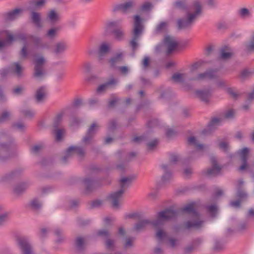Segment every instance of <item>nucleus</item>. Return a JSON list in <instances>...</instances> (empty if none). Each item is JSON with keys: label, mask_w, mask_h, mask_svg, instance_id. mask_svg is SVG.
I'll use <instances>...</instances> for the list:
<instances>
[{"label": "nucleus", "mask_w": 254, "mask_h": 254, "mask_svg": "<svg viewBox=\"0 0 254 254\" xmlns=\"http://www.w3.org/2000/svg\"><path fill=\"white\" fill-rule=\"evenodd\" d=\"M192 12L187 11L186 15L179 18L177 21L178 30L188 29L191 28L195 20L199 17L202 11V7L199 0H193L191 5Z\"/></svg>", "instance_id": "obj_1"}, {"label": "nucleus", "mask_w": 254, "mask_h": 254, "mask_svg": "<svg viewBox=\"0 0 254 254\" xmlns=\"http://www.w3.org/2000/svg\"><path fill=\"white\" fill-rule=\"evenodd\" d=\"M17 145L13 138L7 132H0V162L9 160L13 155Z\"/></svg>", "instance_id": "obj_2"}, {"label": "nucleus", "mask_w": 254, "mask_h": 254, "mask_svg": "<svg viewBox=\"0 0 254 254\" xmlns=\"http://www.w3.org/2000/svg\"><path fill=\"white\" fill-rule=\"evenodd\" d=\"M6 34V40L0 41V49L3 48L6 44L16 40H19L22 42H27V40L31 41L36 48L46 49L48 48V45L46 43H43L40 37L32 34L19 33L13 35L9 34L7 31L2 32L1 34Z\"/></svg>", "instance_id": "obj_3"}, {"label": "nucleus", "mask_w": 254, "mask_h": 254, "mask_svg": "<svg viewBox=\"0 0 254 254\" xmlns=\"http://www.w3.org/2000/svg\"><path fill=\"white\" fill-rule=\"evenodd\" d=\"M144 29V26L143 24L142 18L138 15H135L133 16V27L132 31V38L129 42V45L132 48L133 55L138 46L137 40L141 36Z\"/></svg>", "instance_id": "obj_4"}, {"label": "nucleus", "mask_w": 254, "mask_h": 254, "mask_svg": "<svg viewBox=\"0 0 254 254\" xmlns=\"http://www.w3.org/2000/svg\"><path fill=\"white\" fill-rule=\"evenodd\" d=\"M178 214L172 208H167L157 213L156 219L152 221V226L155 228H161L166 222L175 218Z\"/></svg>", "instance_id": "obj_5"}, {"label": "nucleus", "mask_w": 254, "mask_h": 254, "mask_svg": "<svg viewBox=\"0 0 254 254\" xmlns=\"http://www.w3.org/2000/svg\"><path fill=\"white\" fill-rule=\"evenodd\" d=\"M24 169L20 167L0 176V183L11 182L20 178L23 175Z\"/></svg>", "instance_id": "obj_6"}, {"label": "nucleus", "mask_w": 254, "mask_h": 254, "mask_svg": "<svg viewBox=\"0 0 254 254\" xmlns=\"http://www.w3.org/2000/svg\"><path fill=\"white\" fill-rule=\"evenodd\" d=\"M16 243L22 254H34L32 246L26 237H18L16 239Z\"/></svg>", "instance_id": "obj_7"}, {"label": "nucleus", "mask_w": 254, "mask_h": 254, "mask_svg": "<svg viewBox=\"0 0 254 254\" xmlns=\"http://www.w3.org/2000/svg\"><path fill=\"white\" fill-rule=\"evenodd\" d=\"M218 69H209L202 73H199L195 77L190 78V81H201L206 79H213L218 77L217 74Z\"/></svg>", "instance_id": "obj_8"}, {"label": "nucleus", "mask_w": 254, "mask_h": 254, "mask_svg": "<svg viewBox=\"0 0 254 254\" xmlns=\"http://www.w3.org/2000/svg\"><path fill=\"white\" fill-rule=\"evenodd\" d=\"M45 62L44 57H40L34 61L35 67L33 76L38 79L42 78L45 75L46 72L44 69L43 65Z\"/></svg>", "instance_id": "obj_9"}, {"label": "nucleus", "mask_w": 254, "mask_h": 254, "mask_svg": "<svg viewBox=\"0 0 254 254\" xmlns=\"http://www.w3.org/2000/svg\"><path fill=\"white\" fill-rule=\"evenodd\" d=\"M210 160L212 164V168L208 169L205 172V175L208 177H214L220 174L221 167L217 164V159L215 156H211Z\"/></svg>", "instance_id": "obj_10"}, {"label": "nucleus", "mask_w": 254, "mask_h": 254, "mask_svg": "<svg viewBox=\"0 0 254 254\" xmlns=\"http://www.w3.org/2000/svg\"><path fill=\"white\" fill-rule=\"evenodd\" d=\"M68 49V44L64 40L57 42L53 46L52 52L56 57H60L64 55Z\"/></svg>", "instance_id": "obj_11"}, {"label": "nucleus", "mask_w": 254, "mask_h": 254, "mask_svg": "<svg viewBox=\"0 0 254 254\" xmlns=\"http://www.w3.org/2000/svg\"><path fill=\"white\" fill-rule=\"evenodd\" d=\"M82 183L85 187V190L87 192H90L99 187V183L92 178L87 177L82 180Z\"/></svg>", "instance_id": "obj_12"}, {"label": "nucleus", "mask_w": 254, "mask_h": 254, "mask_svg": "<svg viewBox=\"0 0 254 254\" xmlns=\"http://www.w3.org/2000/svg\"><path fill=\"white\" fill-rule=\"evenodd\" d=\"M122 190H118L115 192L111 193L108 198L111 202L112 206L114 208H118L120 206V201L122 199L124 194Z\"/></svg>", "instance_id": "obj_13"}, {"label": "nucleus", "mask_w": 254, "mask_h": 254, "mask_svg": "<svg viewBox=\"0 0 254 254\" xmlns=\"http://www.w3.org/2000/svg\"><path fill=\"white\" fill-rule=\"evenodd\" d=\"M134 5V3L132 0H129L123 3L118 4L114 6L113 8V12L118 11L126 14Z\"/></svg>", "instance_id": "obj_14"}, {"label": "nucleus", "mask_w": 254, "mask_h": 254, "mask_svg": "<svg viewBox=\"0 0 254 254\" xmlns=\"http://www.w3.org/2000/svg\"><path fill=\"white\" fill-rule=\"evenodd\" d=\"M136 178V176L132 175L127 177H123L120 180V189L122 190L123 192L125 193L126 190L131 186L133 181Z\"/></svg>", "instance_id": "obj_15"}, {"label": "nucleus", "mask_w": 254, "mask_h": 254, "mask_svg": "<svg viewBox=\"0 0 254 254\" xmlns=\"http://www.w3.org/2000/svg\"><path fill=\"white\" fill-rule=\"evenodd\" d=\"M96 124L93 123L88 129L86 134L85 136L83 138L82 142L86 144H90L92 142L93 138L96 133V130L95 127Z\"/></svg>", "instance_id": "obj_16"}, {"label": "nucleus", "mask_w": 254, "mask_h": 254, "mask_svg": "<svg viewBox=\"0 0 254 254\" xmlns=\"http://www.w3.org/2000/svg\"><path fill=\"white\" fill-rule=\"evenodd\" d=\"M244 184V182L243 180L240 179L238 180V184L236 187V197L242 201L246 200L248 197V194L243 188Z\"/></svg>", "instance_id": "obj_17"}, {"label": "nucleus", "mask_w": 254, "mask_h": 254, "mask_svg": "<svg viewBox=\"0 0 254 254\" xmlns=\"http://www.w3.org/2000/svg\"><path fill=\"white\" fill-rule=\"evenodd\" d=\"M195 94L197 98L207 104L209 103V99L211 96V90L209 89L196 90L195 91Z\"/></svg>", "instance_id": "obj_18"}, {"label": "nucleus", "mask_w": 254, "mask_h": 254, "mask_svg": "<svg viewBox=\"0 0 254 254\" xmlns=\"http://www.w3.org/2000/svg\"><path fill=\"white\" fill-rule=\"evenodd\" d=\"M47 95V90L45 86H41L37 89L34 95V99L37 103L44 102Z\"/></svg>", "instance_id": "obj_19"}, {"label": "nucleus", "mask_w": 254, "mask_h": 254, "mask_svg": "<svg viewBox=\"0 0 254 254\" xmlns=\"http://www.w3.org/2000/svg\"><path fill=\"white\" fill-rule=\"evenodd\" d=\"M118 80L113 77L111 78L105 83L101 84L96 90L98 93H102L106 90L108 88L115 86L118 83Z\"/></svg>", "instance_id": "obj_20"}, {"label": "nucleus", "mask_w": 254, "mask_h": 254, "mask_svg": "<svg viewBox=\"0 0 254 254\" xmlns=\"http://www.w3.org/2000/svg\"><path fill=\"white\" fill-rule=\"evenodd\" d=\"M238 154L241 157L242 161V165L239 167V170L242 171L244 170L247 167V160L249 153V149L247 147H245L243 149L238 151Z\"/></svg>", "instance_id": "obj_21"}, {"label": "nucleus", "mask_w": 254, "mask_h": 254, "mask_svg": "<svg viewBox=\"0 0 254 254\" xmlns=\"http://www.w3.org/2000/svg\"><path fill=\"white\" fill-rule=\"evenodd\" d=\"M30 19L31 22L37 28H40L42 27V19L40 13L31 11L30 12Z\"/></svg>", "instance_id": "obj_22"}, {"label": "nucleus", "mask_w": 254, "mask_h": 254, "mask_svg": "<svg viewBox=\"0 0 254 254\" xmlns=\"http://www.w3.org/2000/svg\"><path fill=\"white\" fill-rule=\"evenodd\" d=\"M164 42L165 44L167 46V54H169L171 53L177 46V42L174 40V39L170 37L169 35L165 36Z\"/></svg>", "instance_id": "obj_23"}, {"label": "nucleus", "mask_w": 254, "mask_h": 254, "mask_svg": "<svg viewBox=\"0 0 254 254\" xmlns=\"http://www.w3.org/2000/svg\"><path fill=\"white\" fill-rule=\"evenodd\" d=\"M30 186V183L28 181L21 182L16 185L14 188V192L20 195L25 192Z\"/></svg>", "instance_id": "obj_24"}, {"label": "nucleus", "mask_w": 254, "mask_h": 254, "mask_svg": "<svg viewBox=\"0 0 254 254\" xmlns=\"http://www.w3.org/2000/svg\"><path fill=\"white\" fill-rule=\"evenodd\" d=\"M47 18L50 23L55 24L62 20V16L56 10L52 9L49 12Z\"/></svg>", "instance_id": "obj_25"}, {"label": "nucleus", "mask_w": 254, "mask_h": 254, "mask_svg": "<svg viewBox=\"0 0 254 254\" xmlns=\"http://www.w3.org/2000/svg\"><path fill=\"white\" fill-rule=\"evenodd\" d=\"M181 241L180 239L168 236L166 238L165 243L166 246L172 249H176L180 245Z\"/></svg>", "instance_id": "obj_26"}, {"label": "nucleus", "mask_w": 254, "mask_h": 254, "mask_svg": "<svg viewBox=\"0 0 254 254\" xmlns=\"http://www.w3.org/2000/svg\"><path fill=\"white\" fill-rule=\"evenodd\" d=\"M169 27L168 21H161L156 26L154 29L155 34H160L165 33L167 31Z\"/></svg>", "instance_id": "obj_27"}, {"label": "nucleus", "mask_w": 254, "mask_h": 254, "mask_svg": "<svg viewBox=\"0 0 254 254\" xmlns=\"http://www.w3.org/2000/svg\"><path fill=\"white\" fill-rule=\"evenodd\" d=\"M181 211L183 213H186L197 216L198 214L194 207V203L188 204L184 207L181 208Z\"/></svg>", "instance_id": "obj_28"}, {"label": "nucleus", "mask_w": 254, "mask_h": 254, "mask_svg": "<svg viewBox=\"0 0 254 254\" xmlns=\"http://www.w3.org/2000/svg\"><path fill=\"white\" fill-rule=\"evenodd\" d=\"M114 38L117 41H121L124 40L125 33L122 28H118L113 29L111 31Z\"/></svg>", "instance_id": "obj_29"}, {"label": "nucleus", "mask_w": 254, "mask_h": 254, "mask_svg": "<svg viewBox=\"0 0 254 254\" xmlns=\"http://www.w3.org/2000/svg\"><path fill=\"white\" fill-rule=\"evenodd\" d=\"M161 168L164 171V174L162 177L161 180L163 183H166L169 181L172 177V174L169 169V166L166 164H163L161 166Z\"/></svg>", "instance_id": "obj_30"}, {"label": "nucleus", "mask_w": 254, "mask_h": 254, "mask_svg": "<svg viewBox=\"0 0 254 254\" xmlns=\"http://www.w3.org/2000/svg\"><path fill=\"white\" fill-rule=\"evenodd\" d=\"M12 72L18 77H21L23 76V67L17 63H14L11 64L9 67Z\"/></svg>", "instance_id": "obj_31"}, {"label": "nucleus", "mask_w": 254, "mask_h": 254, "mask_svg": "<svg viewBox=\"0 0 254 254\" xmlns=\"http://www.w3.org/2000/svg\"><path fill=\"white\" fill-rule=\"evenodd\" d=\"M152 221L148 219H142L136 223L134 226V230L139 231L144 229L146 226L148 225H152Z\"/></svg>", "instance_id": "obj_32"}, {"label": "nucleus", "mask_w": 254, "mask_h": 254, "mask_svg": "<svg viewBox=\"0 0 254 254\" xmlns=\"http://www.w3.org/2000/svg\"><path fill=\"white\" fill-rule=\"evenodd\" d=\"M203 223V221H188L185 223V226L186 229L189 230L192 228L199 229L202 226Z\"/></svg>", "instance_id": "obj_33"}, {"label": "nucleus", "mask_w": 254, "mask_h": 254, "mask_svg": "<svg viewBox=\"0 0 254 254\" xmlns=\"http://www.w3.org/2000/svg\"><path fill=\"white\" fill-rule=\"evenodd\" d=\"M238 14L243 19L248 18L252 16V13L250 10L246 7L239 9L238 11Z\"/></svg>", "instance_id": "obj_34"}, {"label": "nucleus", "mask_w": 254, "mask_h": 254, "mask_svg": "<svg viewBox=\"0 0 254 254\" xmlns=\"http://www.w3.org/2000/svg\"><path fill=\"white\" fill-rule=\"evenodd\" d=\"M173 5L175 7L177 8L187 11L188 10V4L186 0H177L174 3Z\"/></svg>", "instance_id": "obj_35"}, {"label": "nucleus", "mask_w": 254, "mask_h": 254, "mask_svg": "<svg viewBox=\"0 0 254 254\" xmlns=\"http://www.w3.org/2000/svg\"><path fill=\"white\" fill-rule=\"evenodd\" d=\"M109 50L110 47L107 43H102L98 49V54L100 58H101V57H103L107 54Z\"/></svg>", "instance_id": "obj_36"}, {"label": "nucleus", "mask_w": 254, "mask_h": 254, "mask_svg": "<svg viewBox=\"0 0 254 254\" xmlns=\"http://www.w3.org/2000/svg\"><path fill=\"white\" fill-rule=\"evenodd\" d=\"M21 11V9L16 8L14 10L8 12L6 15L5 18L7 20H13L17 18L18 14Z\"/></svg>", "instance_id": "obj_37"}, {"label": "nucleus", "mask_w": 254, "mask_h": 254, "mask_svg": "<svg viewBox=\"0 0 254 254\" xmlns=\"http://www.w3.org/2000/svg\"><path fill=\"white\" fill-rule=\"evenodd\" d=\"M41 202L36 198L33 199L30 202V208L36 211H39L42 207Z\"/></svg>", "instance_id": "obj_38"}, {"label": "nucleus", "mask_w": 254, "mask_h": 254, "mask_svg": "<svg viewBox=\"0 0 254 254\" xmlns=\"http://www.w3.org/2000/svg\"><path fill=\"white\" fill-rule=\"evenodd\" d=\"M123 57L122 53H119L113 56L109 61L111 67H115L117 63L121 61Z\"/></svg>", "instance_id": "obj_39"}, {"label": "nucleus", "mask_w": 254, "mask_h": 254, "mask_svg": "<svg viewBox=\"0 0 254 254\" xmlns=\"http://www.w3.org/2000/svg\"><path fill=\"white\" fill-rule=\"evenodd\" d=\"M121 23V20L108 21L106 23V31H110L112 28H118Z\"/></svg>", "instance_id": "obj_40"}, {"label": "nucleus", "mask_w": 254, "mask_h": 254, "mask_svg": "<svg viewBox=\"0 0 254 254\" xmlns=\"http://www.w3.org/2000/svg\"><path fill=\"white\" fill-rule=\"evenodd\" d=\"M10 218V213L4 212L0 213V227L6 224Z\"/></svg>", "instance_id": "obj_41"}, {"label": "nucleus", "mask_w": 254, "mask_h": 254, "mask_svg": "<svg viewBox=\"0 0 254 254\" xmlns=\"http://www.w3.org/2000/svg\"><path fill=\"white\" fill-rule=\"evenodd\" d=\"M72 150L74 154H77L81 157L84 155V149L81 146H71L69 147V151Z\"/></svg>", "instance_id": "obj_42"}, {"label": "nucleus", "mask_w": 254, "mask_h": 254, "mask_svg": "<svg viewBox=\"0 0 254 254\" xmlns=\"http://www.w3.org/2000/svg\"><path fill=\"white\" fill-rule=\"evenodd\" d=\"M149 137L148 136V134H143L140 136H135L132 141L136 143L140 144L144 142H146L148 140Z\"/></svg>", "instance_id": "obj_43"}, {"label": "nucleus", "mask_w": 254, "mask_h": 254, "mask_svg": "<svg viewBox=\"0 0 254 254\" xmlns=\"http://www.w3.org/2000/svg\"><path fill=\"white\" fill-rule=\"evenodd\" d=\"M253 73L254 71H250L248 69H245L240 72L239 77L242 80L244 81L250 77Z\"/></svg>", "instance_id": "obj_44"}, {"label": "nucleus", "mask_w": 254, "mask_h": 254, "mask_svg": "<svg viewBox=\"0 0 254 254\" xmlns=\"http://www.w3.org/2000/svg\"><path fill=\"white\" fill-rule=\"evenodd\" d=\"M54 233L57 237L56 242L57 243H62L64 240L63 230L60 228H57L55 230Z\"/></svg>", "instance_id": "obj_45"}, {"label": "nucleus", "mask_w": 254, "mask_h": 254, "mask_svg": "<svg viewBox=\"0 0 254 254\" xmlns=\"http://www.w3.org/2000/svg\"><path fill=\"white\" fill-rule=\"evenodd\" d=\"M45 2V0H31L29 1V4L32 8H35L42 6Z\"/></svg>", "instance_id": "obj_46"}, {"label": "nucleus", "mask_w": 254, "mask_h": 254, "mask_svg": "<svg viewBox=\"0 0 254 254\" xmlns=\"http://www.w3.org/2000/svg\"><path fill=\"white\" fill-rule=\"evenodd\" d=\"M188 142L190 144L194 145L199 150H202L204 148L202 144H199L194 136H190L188 138Z\"/></svg>", "instance_id": "obj_47"}, {"label": "nucleus", "mask_w": 254, "mask_h": 254, "mask_svg": "<svg viewBox=\"0 0 254 254\" xmlns=\"http://www.w3.org/2000/svg\"><path fill=\"white\" fill-rule=\"evenodd\" d=\"M74 153L72 150L69 151V147L66 149L65 154L64 157L62 158V161L63 164H66L68 160L70 159L72 156L74 155Z\"/></svg>", "instance_id": "obj_48"}, {"label": "nucleus", "mask_w": 254, "mask_h": 254, "mask_svg": "<svg viewBox=\"0 0 254 254\" xmlns=\"http://www.w3.org/2000/svg\"><path fill=\"white\" fill-rule=\"evenodd\" d=\"M206 209L211 216L215 217L216 216L218 209L216 205L212 204L206 206Z\"/></svg>", "instance_id": "obj_49"}, {"label": "nucleus", "mask_w": 254, "mask_h": 254, "mask_svg": "<svg viewBox=\"0 0 254 254\" xmlns=\"http://www.w3.org/2000/svg\"><path fill=\"white\" fill-rule=\"evenodd\" d=\"M184 74L180 73H175L172 76V79L176 82L183 83L184 82Z\"/></svg>", "instance_id": "obj_50"}, {"label": "nucleus", "mask_w": 254, "mask_h": 254, "mask_svg": "<svg viewBox=\"0 0 254 254\" xmlns=\"http://www.w3.org/2000/svg\"><path fill=\"white\" fill-rule=\"evenodd\" d=\"M12 127L20 131H23L26 129V125L22 122H16L12 124Z\"/></svg>", "instance_id": "obj_51"}, {"label": "nucleus", "mask_w": 254, "mask_h": 254, "mask_svg": "<svg viewBox=\"0 0 254 254\" xmlns=\"http://www.w3.org/2000/svg\"><path fill=\"white\" fill-rule=\"evenodd\" d=\"M222 120L221 118H213L208 124L209 127L210 129H213L215 126L219 125Z\"/></svg>", "instance_id": "obj_52"}, {"label": "nucleus", "mask_w": 254, "mask_h": 254, "mask_svg": "<svg viewBox=\"0 0 254 254\" xmlns=\"http://www.w3.org/2000/svg\"><path fill=\"white\" fill-rule=\"evenodd\" d=\"M20 112L24 117L29 118H33L35 115V112L29 109L21 110Z\"/></svg>", "instance_id": "obj_53"}, {"label": "nucleus", "mask_w": 254, "mask_h": 254, "mask_svg": "<svg viewBox=\"0 0 254 254\" xmlns=\"http://www.w3.org/2000/svg\"><path fill=\"white\" fill-rule=\"evenodd\" d=\"M119 101V98L115 95L111 96V99L108 102V107L109 108H114L116 104Z\"/></svg>", "instance_id": "obj_54"}, {"label": "nucleus", "mask_w": 254, "mask_h": 254, "mask_svg": "<svg viewBox=\"0 0 254 254\" xmlns=\"http://www.w3.org/2000/svg\"><path fill=\"white\" fill-rule=\"evenodd\" d=\"M63 117V114L62 113H60L57 115L53 123V126L55 128L59 127L62 121Z\"/></svg>", "instance_id": "obj_55"}, {"label": "nucleus", "mask_w": 254, "mask_h": 254, "mask_svg": "<svg viewBox=\"0 0 254 254\" xmlns=\"http://www.w3.org/2000/svg\"><path fill=\"white\" fill-rule=\"evenodd\" d=\"M224 244L218 240H215L213 249L216 252H219L224 249Z\"/></svg>", "instance_id": "obj_56"}, {"label": "nucleus", "mask_w": 254, "mask_h": 254, "mask_svg": "<svg viewBox=\"0 0 254 254\" xmlns=\"http://www.w3.org/2000/svg\"><path fill=\"white\" fill-rule=\"evenodd\" d=\"M58 30V28L56 27L49 29L46 33V36L50 39L54 38L57 35Z\"/></svg>", "instance_id": "obj_57"}, {"label": "nucleus", "mask_w": 254, "mask_h": 254, "mask_svg": "<svg viewBox=\"0 0 254 254\" xmlns=\"http://www.w3.org/2000/svg\"><path fill=\"white\" fill-rule=\"evenodd\" d=\"M96 234L97 236L106 239L109 238L110 236L109 232L105 229L98 230Z\"/></svg>", "instance_id": "obj_58"}, {"label": "nucleus", "mask_w": 254, "mask_h": 254, "mask_svg": "<svg viewBox=\"0 0 254 254\" xmlns=\"http://www.w3.org/2000/svg\"><path fill=\"white\" fill-rule=\"evenodd\" d=\"M54 133L56 134V139L57 141L61 140L63 138L64 129L62 128H55Z\"/></svg>", "instance_id": "obj_59"}, {"label": "nucleus", "mask_w": 254, "mask_h": 254, "mask_svg": "<svg viewBox=\"0 0 254 254\" xmlns=\"http://www.w3.org/2000/svg\"><path fill=\"white\" fill-rule=\"evenodd\" d=\"M150 58L148 56L144 58L142 62V68L144 71H146L150 66Z\"/></svg>", "instance_id": "obj_60"}, {"label": "nucleus", "mask_w": 254, "mask_h": 254, "mask_svg": "<svg viewBox=\"0 0 254 254\" xmlns=\"http://www.w3.org/2000/svg\"><path fill=\"white\" fill-rule=\"evenodd\" d=\"M159 125V121L157 119H152L150 120L147 123L149 128H152L158 126Z\"/></svg>", "instance_id": "obj_61"}, {"label": "nucleus", "mask_w": 254, "mask_h": 254, "mask_svg": "<svg viewBox=\"0 0 254 254\" xmlns=\"http://www.w3.org/2000/svg\"><path fill=\"white\" fill-rule=\"evenodd\" d=\"M203 242V239L201 238H196L195 239H194L191 243V244L193 246V247L196 249L198 247H199Z\"/></svg>", "instance_id": "obj_62"}, {"label": "nucleus", "mask_w": 254, "mask_h": 254, "mask_svg": "<svg viewBox=\"0 0 254 254\" xmlns=\"http://www.w3.org/2000/svg\"><path fill=\"white\" fill-rule=\"evenodd\" d=\"M246 48L249 52L254 51V35L252 36L250 42L246 44Z\"/></svg>", "instance_id": "obj_63"}, {"label": "nucleus", "mask_w": 254, "mask_h": 254, "mask_svg": "<svg viewBox=\"0 0 254 254\" xmlns=\"http://www.w3.org/2000/svg\"><path fill=\"white\" fill-rule=\"evenodd\" d=\"M219 148L224 152L227 153L230 149L228 143L225 141L221 142L219 143Z\"/></svg>", "instance_id": "obj_64"}]
</instances>
